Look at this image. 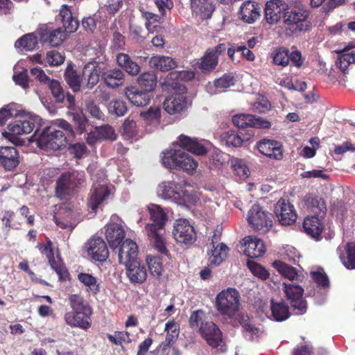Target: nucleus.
I'll return each instance as SVG.
<instances>
[{
  "instance_id": "nucleus-1",
  "label": "nucleus",
  "mask_w": 355,
  "mask_h": 355,
  "mask_svg": "<svg viewBox=\"0 0 355 355\" xmlns=\"http://www.w3.org/2000/svg\"><path fill=\"white\" fill-rule=\"evenodd\" d=\"M157 193L162 198L170 200L178 206L186 209H191L198 200L192 191L180 189L174 182L171 181L162 182L158 187Z\"/></svg>"
},
{
  "instance_id": "nucleus-2",
  "label": "nucleus",
  "mask_w": 355,
  "mask_h": 355,
  "mask_svg": "<svg viewBox=\"0 0 355 355\" xmlns=\"http://www.w3.org/2000/svg\"><path fill=\"white\" fill-rule=\"evenodd\" d=\"M20 119H16L10 123L8 126L7 132L2 133L3 136L14 141V137L21 135H28L31 133L34 130L37 131L38 128L42 125V119L36 114L31 113L25 114L21 109Z\"/></svg>"
},
{
  "instance_id": "nucleus-3",
  "label": "nucleus",
  "mask_w": 355,
  "mask_h": 355,
  "mask_svg": "<svg viewBox=\"0 0 355 355\" xmlns=\"http://www.w3.org/2000/svg\"><path fill=\"white\" fill-rule=\"evenodd\" d=\"M162 164L168 168L182 169L193 173L198 167V162L180 148H170L163 153Z\"/></svg>"
},
{
  "instance_id": "nucleus-4",
  "label": "nucleus",
  "mask_w": 355,
  "mask_h": 355,
  "mask_svg": "<svg viewBox=\"0 0 355 355\" xmlns=\"http://www.w3.org/2000/svg\"><path fill=\"white\" fill-rule=\"evenodd\" d=\"M67 144V136L53 125L45 127L37 139L38 146L45 150H57Z\"/></svg>"
},
{
  "instance_id": "nucleus-5",
  "label": "nucleus",
  "mask_w": 355,
  "mask_h": 355,
  "mask_svg": "<svg viewBox=\"0 0 355 355\" xmlns=\"http://www.w3.org/2000/svg\"><path fill=\"white\" fill-rule=\"evenodd\" d=\"M216 306L218 312L228 318H232L239 311V295L234 288L220 291L216 297Z\"/></svg>"
},
{
  "instance_id": "nucleus-6",
  "label": "nucleus",
  "mask_w": 355,
  "mask_h": 355,
  "mask_svg": "<svg viewBox=\"0 0 355 355\" xmlns=\"http://www.w3.org/2000/svg\"><path fill=\"white\" fill-rule=\"evenodd\" d=\"M104 171H100L99 174L92 175V179L96 181L91 190V196L88 205L89 208L95 214L100 205L105 200L112 192V189L107 185Z\"/></svg>"
},
{
  "instance_id": "nucleus-7",
  "label": "nucleus",
  "mask_w": 355,
  "mask_h": 355,
  "mask_svg": "<svg viewBox=\"0 0 355 355\" xmlns=\"http://www.w3.org/2000/svg\"><path fill=\"white\" fill-rule=\"evenodd\" d=\"M84 180L82 172L73 171L62 173L56 182V196L62 200L67 199L75 187L83 182Z\"/></svg>"
},
{
  "instance_id": "nucleus-8",
  "label": "nucleus",
  "mask_w": 355,
  "mask_h": 355,
  "mask_svg": "<svg viewBox=\"0 0 355 355\" xmlns=\"http://www.w3.org/2000/svg\"><path fill=\"white\" fill-rule=\"evenodd\" d=\"M179 91L180 92H175L168 96L164 101V109L171 115L184 112L191 105L186 96V87L180 86Z\"/></svg>"
},
{
  "instance_id": "nucleus-9",
  "label": "nucleus",
  "mask_w": 355,
  "mask_h": 355,
  "mask_svg": "<svg viewBox=\"0 0 355 355\" xmlns=\"http://www.w3.org/2000/svg\"><path fill=\"white\" fill-rule=\"evenodd\" d=\"M247 220L252 227L262 232H267L272 225L270 214L257 204L249 210Z\"/></svg>"
},
{
  "instance_id": "nucleus-10",
  "label": "nucleus",
  "mask_w": 355,
  "mask_h": 355,
  "mask_svg": "<svg viewBox=\"0 0 355 355\" xmlns=\"http://www.w3.org/2000/svg\"><path fill=\"white\" fill-rule=\"evenodd\" d=\"M308 12L300 8H290L288 6L286 12L282 15L284 24L295 26V29L299 31H306L309 24L307 21Z\"/></svg>"
},
{
  "instance_id": "nucleus-11",
  "label": "nucleus",
  "mask_w": 355,
  "mask_h": 355,
  "mask_svg": "<svg viewBox=\"0 0 355 355\" xmlns=\"http://www.w3.org/2000/svg\"><path fill=\"white\" fill-rule=\"evenodd\" d=\"M173 234L177 242L184 244H191L196 238L193 225L185 218H179L175 221Z\"/></svg>"
},
{
  "instance_id": "nucleus-12",
  "label": "nucleus",
  "mask_w": 355,
  "mask_h": 355,
  "mask_svg": "<svg viewBox=\"0 0 355 355\" xmlns=\"http://www.w3.org/2000/svg\"><path fill=\"white\" fill-rule=\"evenodd\" d=\"M274 212L278 221L282 225H291L297 219V213L294 206L284 198L279 199L275 205Z\"/></svg>"
},
{
  "instance_id": "nucleus-13",
  "label": "nucleus",
  "mask_w": 355,
  "mask_h": 355,
  "mask_svg": "<svg viewBox=\"0 0 355 355\" xmlns=\"http://www.w3.org/2000/svg\"><path fill=\"white\" fill-rule=\"evenodd\" d=\"M284 290L293 309L297 310L299 314L304 313L307 306L302 297L304 289L297 284L284 283Z\"/></svg>"
},
{
  "instance_id": "nucleus-14",
  "label": "nucleus",
  "mask_w": 355,
  "mask_h": 355,
  "mask_svg": "<svg viewBox=\"0 0 355 355\" xmlns=\"http://www.w3.org/2000/svg\"><path fill=\"white\" fill-rule=\"evenodd\" d=\"M225 51V44H219L215 47L209 48L200 59L199 68L204 72L214 70L218 63L219 55Z\"/></svg>"
},
{
  "instance_id": "nucleus-15",
  "label": "nucleus",
  "mask_w": 355,
  "mask_h": 355,
  "mask_svg": "<svg viewBox=\"0 0 355 355\" xmlns=\"http://www.w3.org/2000/svg\"><path fill=\"white\" fill-rule=\"evenodd\" d=\"M40 42L52 47L60 46L66 38L64 32L60 28H53L43 25L40 28Z\"/></svg>"
},
{
  "instance_id": "nucleus-16",
  "label": "nucleus",
  "mask_w": 355,
  "mask_h": 355,
  "mask_svg": "<svg viewBox=\"0 0 355 355\" xmlns=\"http://www.w3.org/2000/svg\"><path fill=\"white\" fill-rule=\"evenodd\" d=\"M176 144L183 149L197 155H203L208 151L209 143L205 141H198L184 135H181L176 141Z\"/></svg>"
},
{
  "instance_id": "nucleus-17",
  "label": "nucleus",
  "mask_w": 355,
  "mask_h": 355,
  "mask_svg": "<svg viewBox=\"0 0 355 355\" xmlns=\"http://www.w3.org/2000/svg\"><path fill=\"white\" fill-rule=\"evenodd\" d=\"M241 247L243 248V254L251 259L261 257L266 251L263 241L253 236H248L243 239Z\"/></svg>"
},
{
  "instance_id": "nucleus-18",
  "label": "nucleus",
  "mask_w": 355,
  "mask_h": 355,
  "mask_svg": "<svg viewBox=\"0 0 355 355\" xmlns=\"http://www.w3.org/2000/svg\"><path fill=\"white\" fill-rule=\"evenodd\" d=\"M288 8V3L282 0H270L266 3L265 18L270 24H277Z\"/></svg>"
},
{
  "instance_id": "nucleus-19",
  "label": "nucleus",
  "mask_w": 355,
  "mask_h": 355,
  "mask_svg": "<svg viewBox=\"0 0 355 355\" xmlns=\"http://www.w3.org/2000/svg\"><path fill=\"white\" fill-rule=\"evenodd\" d=\"M50 240L46 244L39 243L37 248L40 252L45 255L49 260L51 268L56 272L60 279H65L68 275L67 270L60 259L54 258L53 251Z\"/></svg>"
},
{
  "instance_id": "nucleus-20",
  "label": "nucleus",
  "mask_w": 355,
  "mask_h": 355,
  "mask_svg": "<svg viewBox=\"0 0 355 355\" xmlns=\"http://www.w3.org/2000/svg\"><path fill=\"white\" fill-rule=\"evenodd\" d=\"M88 254L95 261H104L109 256V251L104 240L100 236H94L87 244Z\"/></svg>"
},
{
  "instance_id": "nucleus-21",
  "label": "nucleus",
  "mask_w": 355,
  "mask_h": 355,
  "mask_svg": "<svg viewBox=\"0 0 355 355\" xmlns=\"http://www.w3.org/2000/svg\"><path fill=\"white\" fill-rule=\"evenodd\" d=\"M67 208L61 210L60 216H54L53 218L58 227L71 231L82 220L83 217L78 210H67Z\"/></svg>"
},
{
  "instance_id": "nucleus-22",
  "label": "nucleus",
  "mask_w": 355,
  "mask_h": 355,
  "mask_svg": "<svg viewBox=\"0 0 355 355\" xmlns=\"http://www.w3.org/2000/svg\"><path fill=\"white\" fill-rule=\"evenodd\" d=\"M105 235L110 248L114 250L123 241L125 231L121 224L112 222L105 227Z\"/></svg>"
},
{
  "instance_id": "nucleus-23",
  "label": "nucleus",
  "mask_w": 355,
  "mask_h": 355,
  "mask_svg": "<svg viewBox=\"0 0 355 355\" xmlns=\"http://www.w3.org/2000/svg\"><path fill=\"white\" fill-rule=\"evenodd\" d=\"M233 123L239 128L254 127L258 128H268L270 126L269 121L259 116L252 114H240L234 115L232 118Z\"/></svg>"
},
{
  "instance_id": "nucleus-24",
  "label": "nucleus",
  "mask_w": 355,
  "mask_h": 355,
  "mask_svg": "<svg viewBox=\"0 0 355 355\" xmlns=\"http://www.w3.org/2000/svg\"><path fill=\"white\" fill-rule=\"evenodd\" d=\"M202 336L207 344L213 348H216L223 343L222 334L219 328L213 322H207L200 327Z\"/></svg>"
},
{
  "instance_id": "nucleus-25",
  "label": "nucleus",
  "mask_w": 355,
  "mask_h": 355,
  "mask_svg": "<svg viewBox=\"0 0 355 355\" xmlns=\"http://www.w3.org/2000/svg\"><path fill=\"white\" fill-rule=\"evenodd\" d=\"M259 153L272 159L279 160L283 157L282 144L271 139H262L257 144Z\"/></svg>"
},
{
  "instance_id": "nucleus-26",
  "label": "nucleus",
  "mask_w": 355,
  "mask_h": 355,
  "mask_svg": "<svg viewBox=\"0 0 355 355\" xmlns=\"http://www.w3.org/2000/svg\"><path fill=\"white\" fill-rule=\"evenodd\" d=\"M119 246L118 256L121 264L125 266L137 260L138 247L135 241L127 239Z\"/></svg>"
},
{
  "instance_id": "nucleus-27",
  "label": "nucleus",
  "mask_w": 355,
  "mask_h": 355,
  "mask_svg": "<svg viewBox=\"0 0 355 355\" xmlns=\"http://www.w3.org/2000/svg\"><path fill=\"white\" fill-rule=\"evenodd\" d=\"M252 134L245 133L244 130H227L220 135L221 142L227 146L234 148L241 147L243 144L248 141Z\"/></svg>"
},
{
  "instance_id": "nucleus-28",
  "label": "nucleus",
  "mask_w": 355,
  "mask_h": 355,
  "mask_svg": "<svg viewBox=\"0 0 355 355\" xmlns=\"http://www.w3.org/2000/svg\"><path fill=\"white\" fill-rule=\"evenodd\" d=\"M92 313L81 311H69L64 314L65 322L71 327L87 329L91 327L90 316Z\"/></svg>"
},
{
  "instance_id": "nucleus-29",
  "label": "nucleus",
  "mask_w": 355,
  "mask_h": 355,
  "mask_svg": "<svg viewBox=\"0 0 355 355\" xmlns=\"http://www.w3.org/2000/svg\"><path fill=\"white\" fill-rule=\"evenodd\" d=\"M18 153L15 147H0V163L7 171L15 168L19 164Z\"/></svg>"
},
{
  "instance_id": "nucleus-30",
  "label": "nucleus",
  "mask_w": 355,
  "mask_h": 355,
  "mask_svg": "<svg viewBox=\"0 0 355 355\" xmlns=\"http://www.w3.org/2000/svg\"><path fill=\"white\" fill-rule=\"evenodd\" d=\"M125 94L132 104L141 107L148 105L152 98L150 92L140 90L136 87L126 88Z\"/></svg>"
},
{
  "instance_id": "nucleus-31",
  "label": "nucleus",
  "mask_w": 355,
  "mask_h": 355,
  "mask_svg": "<svg viewBox=\"0 0 355 355\" xmlns=\"http://www.w3.org/2000/svg\"><path fill=\"white\" fill-rule=\"evenodd\" d=\"M261 8L257 3L252 1H246L242 3L240 8V15L243 21L252 24L260 17Z\"/></svg>"
},
{
  "instance_id": "nucleus-32",
  "label": "nucleus",
  "mask_w": 355,
  "mask_h": 355,
  "mask_svg": "<svg viewBox=\"0 0 355 355\" xmlns=\"http://www.w3.org/2000/svg\"><path fill=\"white\" fill-rule=\"evenodd\" d=\"M234 85V77L231 75L225 74L222 77L216 79L213 83H209L206 86V90L209 94L214 95L226 92L229 87Z\"/></svg>"
},
{
  "instance_id": "nucleus-33",
  "label": "nucleus",
  "mask_w": 355,
  "mask_h": 355,
  "mask_svg": "<svg viewBox=\"0 0 355 355\" xmlns=\"http://www.w3.org/2000/svg\"><path fill=\"white\" fill-rule=\"evenodd\" d=\"M322 218L315 216H307L304 218L303 223V228L305 232L317 241L320 240L323 230Z\"/></svg>"
},
{
  "instance_id": "nucleus-34",
  "label": "nucleus",
  "mask_w": 355,
  "mask_h": 355,
  "mask_svg": "<svg viewBox=\"0 0 355 355\" xmlns=\"http://www.w3.org/2000/svg\"><path fill=\"white\" fill-rule=\"evenodd\" d=\"M148 211L153 223L147 224V225H155L157 231L164 230L168 220L167 214L164 210L159 205L150 204L148 206Z\"/></svg>"
},
{
  "instance_id": "nucleus-35",
  "label": "nucleus",
  "mask_w": 355,
  "mask_h": 355,
  "mask_svg": "<svg viewBox=\"0 0 355 355\" xmlns=\"http://www.w3.org/2000/svg\"><path fill=\"white\" fill-rule=\"evenodd\" d=\"M126 267V274L132 283H142L147 277L146 270L144 266H141L138 260L125 265Z\"/></svg>"
},
{
  "instance_id": "nucleus-36",
  "label": "nucleus",
  "mask_w": 355,
  "mask_h": 355,
  "mask_svg": "<svg viewBox=\"0 0 355 355\" xmlns=\"http://www.w3.org/2000/svg\"><path fill=\"white\" fill-rule=\"evenodd\" d=\"M306 208L315 216L324 218L327 212V205L324 200L315 196H309L305 199Z\"/></svg>"
},
{
  "instance_id": "nucleus-37",
  "label": "nucleus",
  "mask_w": 355,
  "mask_h": 355,
  "mask_svg": "<svg viewBox=\"0 0 355 355\" xmlns=\"http://www.w3.org/2000/svg\"><path fill=\"white\" fill-rule=\"evenodd\" d=\"M125 77L124 73L119 69H112L105 71L102 79L105 85L111 88H115L123 85Z\"/></svg>"
},
{
  "instance_id": "nucleus-38",
  "label": "nucleus",
  "mask_w": 355,
  "mask_h": 355,
  "mask_svg": "<svg viewBox=\"0 0 355 355\" xmlns=\"http://www.w3.org/2000/svg\"><path fill=\"white\" fill-rule=\"evenodd\" d=\"M272 266L282 276L289 280L302 281L303 279L302 275L296 268L282 261H275L272 263Z\"/></svg>"
},
{
  "instance_id": "nucleus-39",
  "label": "nucleus",
  "mask_w": 355,
  "mask_h": 355,
  "mask_svg": "<svg viewBox=\"0 0 355 355\" xmlns=\"http://www.w3.org/2000/svg\"><path fill=\"white\" fill-rule=\"evenodd\" d=\"M343 252L341 248H338L339 257L343 264L347 269H355V243H348L344 247Z\"/></svg>"
},
{
  "instance_id": "nucleus-40",
  "label": "nucleus",
  "mask_w": 355,
  "mask_h": 355,
  "mask_svg": "<svg viewBox=\"0 0 355 355\" xmlns=\"http://www.w3.org/2000/svg\"><path fill=\"white\" fill-rule=\"evenodd\" d=\"M146 231L147 232L148 236L154 240L155 248L159 253L167 256L168 250L162 237L164 230H161L157 231L155 225H146Z\"/></svg>"
},
{
  "instance_id": "nucleus-41",
  "label": "nucleus",
  "mask_w": 355,
  "mask_h": 355,
  "mask_svg": "<svg viewBox=\"0 0 355 355\" xmlns=\"http://www.w3.org/2000/svg\"><path fill=\"white\" fill-rule=\"evenodd\" d=\"M117 64L131 76H136L140 72V67L134 62L126 53H119L116 55Z\"/></svg>"
},
{
  "instance_id": "nucleus-42",
  "label": "nucleus",
  "mask_w": 355,
  "mask_h": 355,
  "mask_svg": "<svg viewBox=\"0 0 355 355\" xmlns=\"http://www.w3.org/2000/svg\"><path fill=\"white\" fill-rule=\"evenodd\" d=\"M83 76L87 79V87L92 89L99 80V68L96 62L86 64L83 70Z\"/></svg>"
},
{
  "instance_id": "nucleus-43",
  "label": "nucleus",
  "mask_w": 355,
  "mask_h": 355,
  "mask_svg": "<svg viewBox=\"0 0 355 355\" xmlns=\"http://www.w3.org/2000/svg\"><path fill=\"white\" fill-rule=\"evenodd\" d=\"M60 16L67 32L73 33L78 29V21L72 17L71 12L67 5H62L60 10Z\"/></svg>"
},
{
  "instance_id": "nucleus-44",
  "label": "nucleus",
  "mask_w": 355,
  "mask_h": 355,
  "mask_svg": "<svg viewBox=\"0 0 355 355\" xmlns=\"http://www.w3.org/2000/svg\"><path fill=\"white\" fill-rule=\"evenodd\" d=\"M213 248L209 257V263L211 266H219L226 258L229 248L223 243L214 246L212 241Z\"/></svg>"
},
{
  "instance_id": "nucleus-45",
  "label": "nucleus",
  "mask_w": 355,
  "mask_h": 355,
  "mask_svg": "<svg viewBox=\"0 0 355 355\" xmlns=\"http://www.w3.org/2000/svg\"><path fill=\"white\" fill-rule=\"evenodd\" d=\"M69 304L71 311L87 312L92 313V309L83 297L79 294H73L68 298Z\"/></svg>"
},
{
  "instance_id": "nucleus-46",
  "label": "nucleus",
  "mask_w": 355,
  "mask_h": 355,
  "mask_svg": "<svg viewBox=\"0 0 355 355\" xmlns=\"http://www.w3.org/2000/svg\"><path fill=\"white\" fill-rule=\"evenodd\" d=\"M78 279L86 287L88 293L96 295L100 291V284L93 275L80 272L78 275Z\"/></svg>"
},
{
  "instance_id": "nucleus-47",
  "label": "nucleus",
  "mask_w": 355,
  "mask_h": 355,
  "mask_svg": "<svg viewBox=\"0 0 355 355\" xmlns=\"http://www.w3.org/2000/svg\"><path fill=\"white\" fill-rule=\"evenodd\" d=\"M21 115V106L17 103H11L3 106L0 110V125H4L6 121L12 117Z\"/></svg>"
},
{
  "instance_id": "nucleus-48",
  "label": "nucleus",
  "mask_w": 355,
  "mask_h": 355,
  "mask_svg": "<svg viewBox=\"0 0 355 355\" xmlns=\"http://www.w3.org/2000/svg\"><path fill=\"white\" fill-rule=\"evenodd\" d=\"M38 43V39L34 33H29L23 35L18 39L15 44L17 49L31 51L35 49Z\"/></svg>"
},
{
  "instance_id": "nucleus-49",
  "label": "nucleus",
  "mask_w": 355,
  "mask_h": 355,
  "mask_svg": "<svg viewBox=\"0 0 355 355\" xmlns=\"http://www.w3.org/2000/svg\"><path fill=\"white\" fill-rule=\"evenodd\" d=\"M271 313L273 320L278 322H282L289 317L288 307L284 304V302H275L271 300Z\"/></svg>"
},
{
  "instance_id": "nucleus-50",
  "label": "nucleus",
  "mask_w": 355,
  "mask_h": 355,
  "mask_svg": "<svg viewBox=\"0 0 355 355\" xmlns=\"http://www.w3.org/2000/svg\"><path fill=\"white\" fill-rule=\"evenodd\" d=\"M150 63L155 68L162 71H168L176 66L175 62L168 56H153Z\"/></svg>"
},
{
  "instance_id": "nucleus-51",
  "label": "nucleus",
  "mask_w": 355,
  "mask_h": 355,
  "mask_svg": "<svg viewBox=\"0 0 355 355\" xmlns=\"http://www.w3.org/2000/svg\"><path fill=\"white\" fill-rule=\"evenodd\" d=\"M191 7L193 12L202 17H209L212 6L209 0H191Z\"/></svg>"
},
{
  "instance_id": "nucleus-52",
  "label": "nucleus",
  "mask_w": 355,
  "mask_h": 355,
  "mask_svg": "<svg viewBox=\"0 0 355 355\" xmlns=\"http://www.w3.org/2000/svg\"><path fill=\"white\" fill-rule=\"evenodd\" d=\"M138 84L148 92H152L157 85V77L154 72H145L137 78Z\"/></svg>"
},
{
  "instance_id": "nucleus-53",
  "label": "nucleus",
  "mask_w": 355,
  "mask_h": 355,
  "mask_svg": "<svg viewBox=\"0 0 355 355\" xmlns=\"http://www.w3.org/2000/svg\"><path fill=\"white\" fill-rule=\"evenodd\" d=\"M146 263L151 275L157 279L160 278L164 272L161 258L157 256L148 255L146 257Z\"/></svg>"
},
{
  "instance_id": "nucleus-54",
  "label": "nucleus",
  "mask_w": 355,
  "mask_h": 355,
  "mask_svg": "<svg viewBox=\"0 0 355 355\" xmlns=\"http://www.w3.org/2000/svg\"><path fill=\"white\" fill-rule=\"evenodd\" d=\"M355 63V51L344 53L338 56L336 64L340 71L345 73L350 64Z\"/></svg>"
},
{
  "instance_id": "nucleus-55",
  "label": "nucleus",
  "mask_w": 355,
  "mask_h": 355,
  "mask_svg": "<svg viewBox=\"0 0 355 355\" xmlns=\"http://www.w3.org/2000/svg\"><path fill=\"white\" fill-rule=\"evenodd\" d=\"M107 110L109 113L112 114H114L116 116H123L126 114L128 107L125 102L117 99L111 101L108 103Z\"/></svg>"
},
{
  "instance_id": "nucleus-56",
  "label": "nucleus",
  "mask_w": 355,
  "mask_h": 355,
  "mask_svg": "<svg viewBox=\"0 0 355 355\" xmlns=\"http://www.w3.org/2000/svg\"><path fill=\"white\" fill-rule=\"evenodd\" d=\"M241 324L244 336L248 340L253 341L260 336L261 331L259 328L253 326L250 322L243 320V321L241 322Z\"/></svg>"
},
{
  "instance_id": "nucleus-57",
  "label": "nucleus",
  "mask_w": 355,
  "mask_h": 355,
  "mask_svg": "<svg viewBox=\"0 0 355 355\" xmlns=\"http://www.w3.org/2000/svg\"><path fill=\"white\" fill-rule=\"evenodd\" d=\"M64 78L69 87L74 92H78L80 89V80L75 71L67 68L64 73Z\"/></svg>"
},
{
  "instance_id": "nucleus-58",
  "label": "nucleus",
  "mask_w": 355,
  "mask_h": 355,
  "mask_svg": "<svg viewBox=\"0 0 355 355\" xmlns=\"http://www.w3.org/2000/svg\"><path fill=\"white\" fill-rule=\"evenodd\" d=\"M164 331H166L165 341L173 345L179 336V326L173 320L168 321L165 324Z\"/></svg>"
},
{
  "instance_id": "nucleus-59",
  "label": "nucleus",
  "mask_w": 355,
  "mask_h": 355,
  "mask_svg": "<svg viewBox=\"0 0 355 355\" xmlns=\"http://www.w3.org/2000/svg\"><path fill=\"white\" fill-rule=\"evenodd\" d=\"M273 62L282 67L286 66L289 62V51L285 48H279L272 53Z\"/></svg>"
},
{
  "instance_id": "nucleus-60",
  "label": "nucleus",
  "mask_w": 355,
  "mask_h": 355,
  "mask_svg": "<svg viewBox=\"0 0 355 355\" xmlns=\"http://www.w3.org/2000/svg\"><path fill=\"white\" fill-rule=\"evenodd\" d=\"M247 266L254 276L261 279H267L269 277L268 271L257 262L249 260L247 262Z\"/></svg>"
},
{
  "instance_id": "nucleus-61",
  "label": "nucleus",
  "mask_w": 355,
  "mask_h": 355,
  "mask_svg": "<svg viewBox=\"0 0 355 355\" xmlns=\"http://www.w3.org/2000/svg\"><path fill=\"white\" fill-rule=\"evenodd\" d=\"M140 116L148 123H158L161 116V110L158 107H150L147 111L141 112Z\"/></svg>"
},
{
  "instance_id": "nucleus-62",
  "label": "nucleus",
  "mask_w": 355,
  "mask_h": 355,
  "mask_svg": "<svg viewBox=\"0 0 355 355\" xmlns=\"http://www.w3.org/2000/svg\"><path fill=\"white\" fill-rule=\"evenodd\" d=\"M53 96L58 103L63 102L65 95L59 81L51 80L48 83Z\"/></svg>"
},
{
  "instance_id": "nucleus-63",
  "label": "nucleus",
  "mask_w": 355,
  "mask_h": 355,
  "mask_svg": "<svg viewBox=\"0 0 355 355\" xmlns=\"http://www.w3.org/2000/svg\"><path fill=\"white\" fill-rule=\"evenodd\" d=\"M96 128L101 140L114 141L116 139V135L112 127L110 125H104L99 127H96Z\"/></svg>"
},
{
  "instance_id": "nucleus-64",
  "label": "nucleus",
  "mask_w": 355,
  "mask_h": 355,
  "mask_svg": "<svg viewBox=\"0 0 355 355\" xmlns=\"http://www.w3.org/2000/svg\"><path fill=\"white\" fill-rule=\"evenodd\" d=\"M312 279L317 284V285L327 292L329 288V282L328 277L322 271H313L311 272Z\"/></svg>"
}]
</instances>
